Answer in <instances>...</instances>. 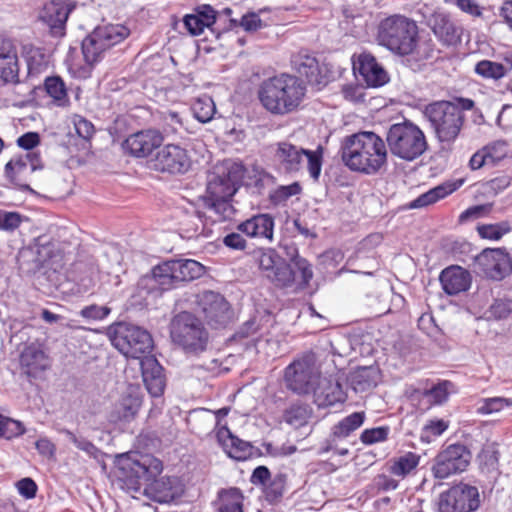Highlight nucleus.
Instances as JSON below:
<instances>
[{
	"instance_id": "obj_1",
	"label": "nucleus",
	"mask_w": 512,
	"mask_h": 512,
	"mask_svg": "<svg viewBox=\"0 0 512 512\" xmlns=\"http://www.w3.org/2000/svg\"><path fill=\"white\" fill-rule=\"evenodd\" d=\"M342 160L352 171L374 175L387 165L384 140L372 131H361L345 138Z\"/></svg>"
},
{
	"instance_id": "obj_2",
	"label": "nucleus",
	"mask_w": 512,
	"mask_h": 512,
	"mask_svg": "<svg viewBox=\"0 0 512 512\" xmlns=\"http://www.w3.org/2000/svg\"><path fill=\"white\" fill-rule=\"evenodd\" d=\"M306 95V85L297 76L281 73L262 82L258 97L273 115H287L298 110Z\"/></svg>"
},
{
	"instance_id": "obj_3",
	"label": "nucleus",
	"mask_w": 512,
	"mask_h": 512,
	"mask_svg": "<svg viewBox=\"0 0 512 512\" xmlns=\"http://www.w3.org/2000/svg\"><path fill=\"white\" fill-rule=\"evenodd\" d=\"M418 28L414 21L401 15L382 20L378 26L377 41L391 52L411 54L417 45Z\"/></svg>"
},
{
	"instance_id": "obj_4",
	"label": "nucleus",
	"mask_w": 512,
	"mask_h": 512,
	"mask_svg": "<svg viewBox=\"0 0 512 512\" xmlns=\"http://www.w3.org/2000/svg\"><path fill=\"white\" fill-rule=\"evenodd\" d=\"M386 142L391 154L405 161L417 159L428 147L424 132L410 121L391 125Z\"/></svg>"
},
{
	"instance_id": "obj_5",
	"label": "nucleus",
	"mask_w": 512,
	"mask_h": 512,
	"mask_svg": "<svg viewBox=\"0 0 512 512\" xmlns=\"http://www.w3.org/2000/svg\"><path fill=\"white\" fill-rule=\"evenodd\" d=\"M274 156L280 168L287 173L300 171L306 160L310 176L314 180L320 176L323 162V147L321 145L315 150H307L289 141H281L277 143Z\"/></svg>"
},
{
	"instance_id": "obj_6",
	"label": "nucleus",
	"mask_w": 512,
	"mask_h": 512,
	"mask_svg": "<svg viewBox=\"0 0 512 512\" xmlns=\"http://www.w3.org/2000/svg\"><path fill=\"white\" fill-rule=\"evenodd\" d=\"M424 115L441 142H453L464 122L462 109L450 101H437L427 105Z\"/></svg>"
},
{
	"instance_id": "obj_7",
	"label": "nucleus",
	"mask_w": 512,
	"mask_h": 512,
	"mask_svg": "<svg viewBox=\"0 0 512 512\" xmlns=\"http://www.w3.org/2000/svg\"><path fill=\"white\" fill-rule=\"evenodd\" d=\"M108 336L111 344L129 358L142 360L153 348L151 335L138 326L119 323L109 328Z\"/></svg>"
},
{
	"instance_id": "obj_8",
	"label": "nucleus",
	"mask_w": 512,
	"mask_h": 512,
	"mask_svg": "<svg viewBox=\"0 0 512 512\" xmlns=\"http://www.w3.org/2000/svg\"><path fill=\"white\" fill-rule=\"evenodd\" d=\"M129 34V29L121 24L97 26L82 42L85 61L90 65L99 62L106 51L123 42Z\"/></svg>"
},
{
	"instance_id": "obj_9",
	"label": "nucleus",
	"mask_w": 512,
	"mask_h": 512,
	"mask_svg": "<svg viewBox=\"0 0 512 512\" xmlns=\"http://www.w3.org/2000/svg\"><path fill=\"white\" fill-rule=\"evenodd\" d=\"M170 335L174 343L189 352L205 350L208 333L202 322L189 312L175 315L170 323Z\"/></svg>"
},
{
	"instance_id": "obj_10",
	"label": "nucleus",
	"mask_w": 512,
	"mask_h": 512,
	"mask_svg": "<svg viewBox=\"0 0 512 512\" xmlns=\"http://www.w3.org/2000/svg\"><path fill=\"white\" fill-rule=\"evenodd\" d=\"M243 176L242 165L225 162L209 175L206 194L200 199H230L237 191Z\"/></svg>"
},
{
	"instance_id": "obj_11",
	"label": "nucleus",
	"mask_w": 512,
	"mask_h": 512,
	"mask_svg": "<svg viewBox=\"0 0 512 512\" xmlns=\"http://www.w3.org/2000/svg\"><path fill=\"white\" fill-rule=\"evenodd\" d=\"M319 379L320 372L313 353L302 355L285 369L287 387L297 394L312 392Z\"/></svg>"
},
{
	"instance_id": "obj_12",
	"label": "nucleus",
	"mask_w": 512,
	"mask_h": 512,
	"mask_svg": "<svg viewBox=\"0 0 512 512\" xmlns=\"http://www.w3.org/2000/svg\"><path fill=\"white\" fill-rule=\"evenodd\" d=\"M255 255L262 276L274 286L286 288L294 284V270L274 249H259Z\"/></svg>"
},
{
	"instance_id": "obj_13",
	"label": "nucleus",
	"mask_w": 512,
	"mask_h": 512,
	"mask_svg": "<svg viewBox=\"0 0 512 512\" xmlns=\"http://www.w3.org/2000/svg\"><path fill=\"white\" fill-rule=\"evenodd\" d=\"M480 506L476 487L459 483L439 494L435 502L438 512H473Z\"/></svg>"
},
{
	"instance_id": "obj_14",
	"label": "nucleus",
	"mask_w": 512,
	"mask_h": 512,
	"mask_svg": "<svg viewBox=\"0 0 512 512\" xmlns=\"http://www.w3.org/2000/svg\"><path fill=\"white\" fill-rule=\"evenodd\" d=\"M472 455L463 444H451L440 451L434 459L432 474L437 479H446L466 470Z\"/></svg>"
},
{
	"instance_id": "obj_15",
	"label": "nucleus",
	"mask_w": 512,
	"mask_h": 512,
	"mask_svg": "<svg viewBox=\"0 0 512 512\" xmlns=\"http://www.w3.org/2000/svg\"><path fill=\"white\" fill-rule=\"evenodd\" d=\"M118 466L131 484H139L140 480L148 481L162 470V464L159 460L138 453L122 455L119 458Z\"/></svg>"
},
{
	"instance_id": "obj_16",
	"label": "nucleus",
	"mask_w": 512,
	"mask_h": 512,
	"mask_svg": "<svg viewBox=\"0 0 512 512\" xmlns=\"http://www.w3.org/2000/svg\"><path fill=\"white\" fill-rule=\"evenodd\" d=\"M475 271L492 280H502L512 269L509 254L501 248H487L474 258Z\"/></svg>"
},
{
	"instance_id": "obj_17",
	"label": "nucleus",
	"mask_w": 512,
	"mask_h": 512,
	"mask_svg": "<svg viewBox=\"0 0 512 512\" xmlns=\"http://www.w3.org/2000/svg\"><path fill=\"white\" fill-rule=\"evenodd\" d=\"M154 168L170 174H184L192 166L190 152L180 144H166L158 150Z\"/></svg>"
},
{
	"instance_id": "obj_18",
	"label": "nucleus",
	"mask_w": 512,
	"mask_h": 512,
	"mask_svg": "<svg viewBox=\"0 0 512 512\" xmlns=\"http://www.w3.org/2000/svg\"><path fill=\"white\" fill-rule=\"evenodd\" d=\"M191 298V302L198 306L209 325L218 327L229 320V304L219 293L203 291L191 295Z\"/></svg>"
},
{
	"instance_id": "obj_19",
	"label": "nucleus",
	"mask_w": 512,
	"mask_h": 512,
	"mask_svg": "<svg viewBox=\"0 0 512 512\" xmlns=\"http://www.w3.org/2000/svg\"><path fill=\"white\" fill-rule=\"evenodd\" d=\"M202 203L204 211L197 210V221L201 224H195V227L190 230L186 229V232H193L189 235L192 237L194 235L202 234L204 231V221L210 220L211 222H221L227 219H230L234 213L235 209L230 203V199H199Z\"/></svg>"
},
{
	"instance_id": "obj_20",
	"label": "nucleus",
	"mask_w": 512,
	"mask_h": 512,
	"mask_svg": "<svg viewBox=\"0 0 512 512\" xmlns=\"http://www.w3.org/2000/svg\"><path fill=\"white\" fill-rule=\"evenodd\" d=\"M0 78L5 83L19 80V57L17 42L0 35Z\"/></svg>"
},
{
	"instance_id": "obj_21",
	"label": "nucleus",
	"mask_w": 512,
	"mask_h": 512,
	"mask_svg": "<svg viewBox=\"0 0 512 512\" xmlns=\"http://www.w3.org/2000/svg\"><path fill=\"white\" fill-rule=\"evenodd\" d=\"M426 23L442 44L453 46L460 42L462 29L444 11H434L427 18Z\"/></svg>"
},
{
	"instance_id": "obj_22",
	"label": "nucleus",
	"mask_w": 512,
	"mask_h": 512,
	"mask_svg": "<svg viewBox=\"0 0 512 512\" xmlns=\"http://www.w3.org/2000/svg\"><path fill=\"white\" fill-rule=\"evenodd\" d=\"M72 8L68 0H53L43 6L39 14V20L49 27L51 34L62 36Z\"/></svg>"
},
{
	"instance_id": "obj_23",
	"label": "nucleus",
	"mask_w": 512,
	"mask_h": 512,
	"mask_svg": "<svg viewBox=\"0 0 512 512\" xmlns=\"http://www.w3.org/2000/svg\"><path fill=\"white\" fill-rule=\"evenodd\" d=\"M354 71H357L370 87H380L389 81L386 70L377 62L376 58L369 53H361L353 64Z\"/></svg>"
},
{
	"instance_id": "obj_24",
	"label": "nucleus",
	"mask_w": 512,
	"mask_h": 512,
	"mask_svg": "<svg viewBox=\"0 0 512 512\" xmlns=\"http://www.w3.org/2000/svg\"><path fill=\"white\" fill-rule=\"evenodd\" d=\"M274 218L267 213L257 214L237 225L238 232L247 237L272 242L274 238Z\"/></svg>"
},
{
	"instance_id": "obj_25",
	"label": "nucleus",
	"mask_w": 512,
	"mask_h": 512,
	"mask_svg": "<svg viewBox=\"0 0 512 512\" xmlns=\"http://www.w3.org/2000/svg\"><path fill=\"white\" fill-rule=\"evenodd\" d=\"M143 382L152 397L162 396L166 380L163 368L153 356H145L140 361Z\"/></svg>"
},
{
	"instance_id": "obj_26",
	"label": "nucleus",
	"mask_w": 512,
	"mask_h": 512,
	"mask_svg": "<svg viewBox=\"0 0 512 512\" xmlns=\"http://www.w3.org/2000/svg\"><path fill=\"white\" fill-rule=\"evenodd\" d=\"M163 136L156 130H144L130 135L125 141V148L136 157H146L159 147Z\"/></svg>"
},
{
	"instance_id": "obj_27",
	"label": "nucleus",
	"mask_w": 512,
	"mask_h": 512,
	"mask_svg": "<svg viewBox=\"0 0 512 512\" xmlns=\"http://www.w3.org/2000/svg\"><path fill=\"white\" fill-rule=\"evenodd\" d=\"M141 406V398L136 388H129L118 402L110 414L111 422H130L136 416Z\"/></svg>"
},
{
	"instance_id": "obj_28",
	"label": "nucleus",
	"mask_w": 512,
	"mask_h": 512,
	"mask_svg": "<svg viewBox=\"0 0 512 512\" xmlns=\"http://www.w3.org/2000/svg\"><path fill=\"white\" fill-rule=\"evenodd\" d=\"M291 63L293 69L305 77L311 85H323L326 83L319 63L314 56L301 51L292 57Z\"/></svg>"
},
{
	"instance_id": "obj_29",
	"label": "nucleus",
	"mask_w": 512,
	"mask_h": 512,
	"mask_svg": "<svg viewBox=\"0 0 512 512\" xmlns=\"http://www.w3.org/2000/svg\"><path fill=\"white\" fill-rule=\"evenodd\" d=\"M440 282L443 290L448 295H456L469 289L471 276L462 267L451 266L441 272Z\"/></svg>"
},
{
	"instance_id": "obj_30",
	"label": "nucleus",
	"mask_w": 512,
	"mask_h": 512,
	"mask_svg": "<svg viewBox=\"0 0 512 512\" xmlns=\"http://www.w3.org/2000/svg\"><path fill=\"white\" fill-rule=\"evenodd\" d=\"M147 493L154 501L169 503L182 495L183 486L177 477H162L150 485Z\"/></svg>"
},
{
	"instance_id": "obj_31",
	"label": "nucleus",
	"mask_w": 512,
	"mask_h": 512,
	"mask_svg": "<svg viewBox=\"0 0 512 512\" xmlns=\"http://www.w3.org/2000/svg\"><path fill=\"white\" fill-rule=\"evenodd\" d=\"M216 22V11L210 5H203L194 9L192 14L184 17L183 23L192 36L201 35L206 28Z\"/></svg>"
},
{
	"instance_id": "obj_32",
	"label": "nucleus",
	"mask_w": 512,
	"mask_h": 512,
	"mask_svg": "<svg viewBox=\"0 0 512 512\" xmlns=\"http://www.w3.org/2000/svg\"><path fill=\"white\" fill-rule=\"evenodd\" d=\"M312 392L319 407L332 406L344 401L342 386L332 379L320 378Z\"/></svg>"
},
{
	"instance_id": "obj_33",
	"label": "nucleus",
	"mask_w": 512,
	"mask_h": 512,
	"mask_svg": "<svg viewBox=\"0 0 512 512\" xmlns=\"http://www.w3.org/2000/svg\"><path fill=\"white\" fill-rule=\"evenodd\" d=\"M21 366L29 376L37 377L41 372L50 367V361L42 349L30 345L26 347L20 356Z\"/></svg>"
},
{
	"instance_id": "obj_34",
	"label": "nucleus",
	"mask_w": 512,
	"mask_h": 512,
	"mask_svg": "<svg viewBox=\"0 0 512 512\" xmlns=\"http://www.w3.org/2000/svg\"><path fill=\"white\" fill-rule=\"evenodd\" d=\"M33 253L35 254V267L40 268L45 265L53 269H57L62 260V256L52 242L44 241L43 237H39L34 245Z\"/></svg>"
},
{
	"instance_id": "obj_35",
	"label": "nucleus",
	"mask_w": 512,
	"mask_h": 512,
	"mask_svg": "<svg viewBox=\"0 0 512 512\" xmlns=\"http://www.w3.org/2000/svg\"><path fill=\"white\" fill-rule=\"evenodd\" d=\"M22 56L26 61L29 75H38L48 69L50 56L43 48L31 43L22 46Z\"/></svg>"
},
{
	"instance_id": "obj_36",
	"label": "nucleus",
	"mask_w": 512,
	"mask_h": 512,
	"mask_svg": "<svg viewBox=\"0 0 512 512\" xmlns=\"http://www.w3.org/2000/svg\"><path fill=\"white\" fill-rule=\"evenodd\" d=\"M379 370L374 366L359 367L350 373L349 382L356 392H365L377 385Z\"/></svg>"
},
{
	"instance_id": "obj_37",
	"label": "nucleus",
	"mask_w": 512,
	"mask_h": 512,
	"mask_svg": "<svg viewBox=\"0 0 512 512\" xmlns=\"http://www.w3.org/2000/svg\"><path fill=\"white\" fill-rule=\"evenodd\" d=\"M420 455L413 452H406L392 458L389 461V472L401 479L414 473L420 463Z\"/></svg>"
},
{
	"instance_id": "obj_38",
	"label": "nucleus",
	"mask_w": 512,
	"mask_h": 512,
	"mask_svg": "<svg viewBox=\"0 0 512 512\" xmlns=\"http://www.w3.org/2000/svg\"><path fill=\"white\" fill-rule=\"evenodd\" d=\"M463 184V180H458L453 183H448L445 185H439L428 192L420 195L418 198L413 200L409 207L412 209L415 208H422L425 206H428L430 204L435 203L439 199H442L446 197L447 195L451 194L455 190H457L461 185Z\"/></svg>"
},
{
	"instance_id": "obj_39",
	"label": "nucleus",
	"mask_w": 512,
	"mask_h": 512,
	"mask_svg": "<svg viewBox=\"0 0 512 512\" xmlns=\"http://www.w3.org/2000/svg\"><path fill=\"white\" fill-rule=\"evenodd\" d=\"M174 273L178 282L191 281L200 278L205 273V267L192 259L173 260Z\"/></svg>"
},
{
	"instance_id": "obj_40",
	"label": "nucleus",
	"mask_w": 512,
	"mask_h": 512,
	"mask_svg": "<svg viewBox=\"0 0 512 512\" xmlns=\"http://www.w3.org/2000/svg\"><path fill=\"white\" fill-rule=\"evenodd\" d=\"M502 147V144H493L475 152L469 160L471 170H478L485 165L495 164L500 161L504 157V152L501 151L500 154H494L493 151Z\"/></svg>"
},
{
	"instance_id": "obj_41",
	"label": "nucleus",
	"mask_w": 512,
	"mask_h": 512,
	"mask_svg": "<svg viewBox=\"0 0 512 512\" xmlns=\"http://www.w3.org/2000/svg\"><path fill=\"white\" fill-rule=\"evenodd\" d=\"M511 69L512 63L505 66L491 60H481L475 65L474 71L484 79L497 81L503 78Z\"/></svg>"
},
{
	"instance_id": "obj_42",
	"label": "nucleus",
	"mask_w": 512,
	"mask_h": 512,
	"mask_svg": "<svg viewBox=\"0 0 512 512\" xmlns=\"http://www.w3.org/2000/svg\"><path fill=\"white\" fill-rule=\"evenodd\" d=\"M365 418L366 415L363 411L348 415L333 427V436L340 439L348 437L352 432L363 425Z\"/></svg>"
},
{
	"instance_id": "obj_43",
	"label": "nucleus",
	"mask_w": 512,
	"mask_h": 512,
	"mask_svg": "<svg viewBox=\"0 0 512 512\" xmlns=\"http://www.w3.org/2000/svg\"><path fill=\"white\" fill-rule=\"evenodd\" d=\"M192 111L199 122L207 123L212 120L216 112V106L210 96L203 95L195 100L192 105Z\"/></svg>"
},
{
	"instance_id": "obj_44",
	"label": "nucleus",
	"mask_w": 512,
	"mask_h": 512,
	"mask_svg": "<svg viewBox=\"0 0 512 512\" xmlns=\"http://www.w3.org/2000/svg\"><path fill=\"white\" fill-rule=\"evenodd\" d=\"M219 512H243V496L236 488L220 494Z\"/></svg>"
},
{
	"instance_id": "obj_45",
	"label": "nucleus",
	"mask_w": 512,
	"mask_h": 512,
	"mask_svg": "<svg viewBox=\"0 0 512 512\" xmlns=\"http://www.w3.org/2000/svg\"><path fill=\"white\" fill-rule=\"evenodd\" d=\"M153 277L163 289H168L178 283L174 273L173 260H168L157 265L153 269Z\"/></svg>"
},
{
	"instance_id": "obj_46",
	"label": "nucleus",
	"mask_w": 512,
	"mask_h": 512,
	"mask_svg": "<svg viewBox=\"0 0 512 512\" xmlns=\"http://www.w3.org/2000/svg\"><path fill=\"white\" fill-rule=\"evenodd\" d=\"M311 417V411L306 405H293L285 411L284 421L293 426L300 428L307 424Z\"/></svg>"
},
{
	"instance_id": "obj_47",
	"label": "nucleus",
	"mask_w": 512,
	"mask_h": 512,
	"mask_svg": "<svg viewBox=\"0 0 512 512\" xmlns=\"http://www.w3.org/2000/svg\"><path fill=\"white\" fill-rule=\"evenodd\" d=\"M479 235L482 238L489 240H499L505 234L511 231L509 222L502 221L496 224H486L477 228Z\"/></svg>"
},
{
	"instance_id": "obj_48",
	"label": "nucleus",
	"mask_w": 512,
	"mask_h": 512,
	"mask_svg": "<svg viewBox=\"0 0 512 512\" xmlns=\"http://www.w3.org/2000/svg\"><path fill=\"white\" fill-rule=\"evenodd\" d=\"M504 407H512V398H485L481 401L477 412L479 414H492L501 411Z\"/></svg>"
},
{
	"instance_id": "obj_49",
	"label": "nucleus",
	"mask_w": 512,
	"mask_h": 512,
	"mask_svg": "<svg viewBox=\"0 0 512 512\" xmlns=\"http://www.w3.org/2000/svg\"><path fill=\"white\" fill-rule=\"evenodd\" d=\"M448 382H442L422 391L416 390L429 404H442L448 397Z\"/></svg>"
},
{
	"instance_id": "obj_50",
	"label": "nucleus",
	"mask_w": 512,
	"mask_h": 512,
	"mask_svg": "<svg viewBox=\"0 0 512 512\" xmlns=\"http://www.w3.org/2000/svg\"><path fill=\"white\" fill-rule=\"evenodd\" d=\"M225 452L229 457L243 461L252 455V445L249 442L236 437L232 443L229 444Z\"/></svg>"
},
{
	"instance_id": "obj_51",
	"label": "nucleus",
	"mask_w": 512,
	"mask_h": 512,
	"mask_svg": "<svg viewBox=\"0 0 512 512\" xmlns=\"http://www.w3.org/2000/svg\"><path fill=\"white\" fill-rule=\"evenodd\" d=\"M45 88L50 97L63 105L67 98L64 82L59 77H49L45 81Z\"/></svg>"
},
{
	"instance_id": "obj_52",
	"label": "nucleus",
	"mask_w": 512,
	"mask_h": 512,
	"mask_svg": "<svg viewBox=\"0 0 512 512\" xmlns=\"http://www.w3.org/2000/svg\"><path fill=\"white\" fill-rule=\"evenodd\" d=\"M23 433L24 427L21 422L0 414V437L12 439Z\"/></svg>"
},
{
	"instance_id": "obj_53",
	"label": "nucleus",
	"mask_w": 512,
	"mask_h": 512,
	"mask_svg": "<svg viewBox=\"0 0 512 512\" xmlns=\"http://www.w3.org/2000/svg\"><path fill=\"white\" fill-rule=\"evenodd\" d=\"M63 433L69 441H71L78 449L84 451L87 455L93 458H97L100 451L99 449L89 440L77 437L74 433L69 430H63Z\"/></svg>"
},
{
	"instance_id": "obj_54",
	"label": "nucleus",
	"mask_w": 512,
	"mask_h": 512,
	"mask_svg": "<svg viewBox=\"0 0 512 512\" xmlns=\"http://www.w3.org/2000/svg\"><path fill=\"white\" fill-rule=\"evenodd\" d=\"M300 191V185L295 182L287 186L278 187L271 193L270 198L274 204L278 205L285 202L288 198L299 194Z\"/></svg>"
},
{
	"instance_id": "obj_55",
	"label": "nucleus",
	"mask_w": 512,
	"mask_h": 512,
	"mask_svg": "<svg viewBox=\"0 0 512 512\" xmlns=\"http://www.w3.org/2000/svg\"><path fill=\"white\" fill-rule=\"evenodd\" d=\"M71 123L73 124L77 135L84 140H89L95 132L92 122L80 115H73L71 117Z\"/></svg>"
},
{
	"instance_id": "obj_56",
	"label": "nucleus",
	"mask_w": 512,
	"mask_h": 512,
	"mask_svg": "<svg viewBox=\"0 0 512 512\" xmlns=\"http://www.w3.org/2000/svg\"><path fill=\"white\" fill-rule=\"evenodd\" d=\"M163 130L166 135L178 133L183 127V120L179 113L168 111L163 114Z\"/></svg>"
},
{
	"instance_id": "obj_57",
	"label": "nucleus",
	"mask_w": 512,
	"mask_h": 512,
	"mask_svg": "<svg viewBox=\"0 0 512 512\" xmlns=\"http://www.w3.org/2000/svg\"><path fill=\"white\" fill-rule=\"evenodd\" d=\"M388 433V427H375L366 429L361 433L360 440L366 445H371L386 440Z\"/></svg>"
},
{
	"instance_id": "obj_58",
	"label": "nucleus",
	"mask_w": 512,
	"mask_h": 512,
	"mask_svg": "<svg viewBox=\"0 0 512 512\" xmlns=\"http://www.w3.org/2000/svg\"><path fill=\"white\" fill-rule=\"evenodd\" d=\"M110 312L111 309L107 306L92 304L82 308L79 313L85 319L100 321L105 319L110 314Z\"/></svg>"
},
{
	"instance_id": "obj_59",
	"label": "nucleus",
	"mask_w": 512,
	"mask_h": 512,
	"mask_svg": "<svg viewBox=\"0 0 512 512\" xmlns=\"http://www.w3.org/2000/svg\"><path fill=\"white\" fill-rule=\"evenodd\" d=\"M492 209V204H482L469 207L459 216V222L465 223L469 220H475L487 215Z\"/></svg>"
},
{
	"instance_id": "obj_60",
	"label": "nucleus",
	"mask_w": 512,
	"mask_h": 512,
	"mask_svg": "<svg viewBox=\"0 0 512 512\" xmlns=\"http://www.w3.org/2000/svg\"><path fill=\"white\" fill-rule=\"evenodd\" d=\"M292 264L300 273L301 284L307 285L313 277L312 267L309 262L302 257L296 256L292 259Z\"/></svg>"
},
{
	"instance_id": "obj_61",
	"label": "nucleus",
	"mask_w": 512,
	"mask_h": 512,
	"mask_svg": "<svg viewBox=\"0 0 512 512\" xmlns=\"http://www.w3.org/2000/svg\"><path fill=\"white\" fill-rule=\"evenodd\" d=\"M27 169V162L23 159H12L5 166V175L12 182L17 181V176Z\"/></svg>"
},
{
	"instance_id": "obj_62",
	"label": "nucleus",
	"mask_w": 512,
	"mask_h": 512,
	"mask_svg": "<svg viewBox=\"0 0 512 512\" xmlns=\"http://www.w3.org/2000/svg\"><path fill=\"white\" fill-rule=\"evenodd\" d=\"M21 224V215L16 212L0 213V229L5 231H13Z\"/></svg>"
},
{
	"instance_id": "obj_63",
	"label": "nucleus",
	"mask_w": 512,
	"mask_h": 512,
	"mask_svg": "<svg viewBox=\"0 0 512 512\" xmlns=\"http://www.w3.org/2000/svg\"><path fill=\"white\" fill-rule=\"evenodd\" d=\"M490 311L497 319L506 318L512 312V300L498 299L491 305Z\"/></svg>"
},
{
	"instance_id": "obj_64",
	"label": "nucleus",
	"mask_w": 512,
	"mask_h": 512,
	"mask_svg": "<svg viewBox=\"0 0 512 512\" xmlns=\"http://www.w3.org/2000/svg\"><path fill=\"white\" fill-rule=\"evenodd\" d=\"M20 495L26 499H32L37 492V485L31 478H23L16 483Z\"/></svg>"
}]
</instances>
